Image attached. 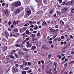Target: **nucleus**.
Returning a JSON list of instances; mask_svg holds the SVG:
<instances>
[{
  "label": "nucleus",
  "mask_w": 74,
  "mask_h": 74,
  "mask_svg": "<svg viewBox=\"0 0 74 74\" xmlns=\"http://www.w3.org/2000/svg\"><path fill=\"white\" fill-rule=\"evenodd\" d=\"M66 5H70V1H68V2L66 3Z\"/></svg>",
  "instance_id": "nucleus-23"
},
{
  "label": "nucleus",
  "mask_w": 74,
  "mask_h": 74,
  "mask_svg": "<svg viewBox=\"0 0 74 74\" xmlns=\"http://www.w3.org/2000/svg\"><path fill=\"white\" fill-rule=\"evenodd\" d=\"M70 3L71 5H73V4H74V1H71Z\"/></svg>",
  "instance_id": "nucleus-16"
},
{
  "label": "nucleus",
  "mask_w": 74,
  "mask_h": 74,
  "mask_svg": "<svg viewBox=\"0 0 74 74\" xmlns=\"http://www.w3.org/2000/svg\"><path fill=\"white\" fill-rule=\"evenodd\" d=\"M36 46L37 47H41V42H38L36 44Z\"/></svg>",
  "instance_id": "nucleus-4"
},
{
  "label": "nucleus",
  "mask_w": 74,
  "mask_h": 74,
  "mask_svg": "<svg viewBox=\"0 0 74 74\" xmlns=\"http://www.w3.org/2000/svg\"><path fill=\"white\" fill-rule=\"evenodd\" d=\"M22 74H26V71H23L22 72Z\"/></svg>",
  "instance_id": "nucleus-34"
},
{
  "label": "nucleus",
  "mask_w": 74,
  "mask_h": 74,
  "mask_svg": "<svg viewBox=\"0 0 74 74\" xmlns=\"http://www.w3.org/2000/svg\"><path fill=\"white\" fill-rule=\"evenodd\" d=\"M29 40V38H26V40H25V41H24V42H26V41H27V40Z\"/></svg>",
  "instance_id": "nucleus-36"
},
{
  "label": "nucleus",
  "mask_w": 74,
  "mask_h": 74,
  "mask_svg": "<svg viewBox=\"0 0 74 74\" xmlns=\"http://www.w3.org/2000/svg\"><path fill=\"white\" fill-rule=\"evenodd\" d=\"M31 36H32V37H36V36H35V35L33 34H32L31 35Z\"/></svg>",
  "instance_id": "nucleus-53"
},
{
  "label": "nucleus",
  "mask_w": 74,
  "mask_h": 74,
  "mask_svg": "<svg viewBox=\"0 0 74 74\" xmlns=\"http://www.w3.org/2000/svg\"><path fill=\"white\" fill-rule=\"evenodd\" d=\"M27 72L29 73H31V72H32V71H31V70L28 71Z\"/></svg>",
  "instance_id": "nucleus-62"
},
{
  "label": "nucleus",
  "mask_w": 74,
  "mask_h": 74,
  "mask_svg": "<svg viewBox=\"0 0 74 74\" xmlns=\"http://www.w3.org/2000/svg\"><path fill=\"white\" fill-rule=\"evenodd\" d=\"M13 5L15 7H18L21 5V3L20 1H18L14 3Z\"/></svg>",
  "instance_id": "nucleus-1"
},
{
  "label": "nucleus",
  "mask_w": 74,
  "mask_h": 74,
  "mask_svg": "<svg viewBox=\"0 0 74 74\" xmlns=\"http://www.w3.org/2000/svg\"><path fill=\"white\" fill-rule=\"evenodd\" d=\"M23 64L24 66H25V65H27V62H26L25 61H23Z\"/></svg>",
  "instance_id": "nucleus-18"
},
{
  "label": "nucleus",
  "mask_w": 74,
  "mask_h": 74,
  "mask_svg": "<svg viewBox=\"0 0 74 74\" xmlns=\"http://www.w3.org/2000/svg\"><path fill=\"white\" fill-rule=\"evenodd\" d=\"M57 15H60V13L59 12H57Z\"/></svg>",
  "instance_id": "nucleus-47"
},
{
  "label": "nucleus",
  "mask_w": 74,
  "mask_h": 74,
  "mask_svg": "<svg viewBox=\"0 0 74 74\" xmlns=\"http://www.w3.org/2000/svg\"><path fill=\"white\" fill-rule=\"evenodd\" d=\"M40 32H38L36 35L37 36H38V37H39V36H40Z\"/></svg>",
  "instance_id": "nucleus-46"
},
{
  "label": "nucleus",
  "mask_w": 74,
  "mask_h": 74,
  "mask_svg": "<svg viewBox=\"0 0 74 74\" xmlns=\"http://www.w3.org/2000/svg\"><path fill=\"white\" fill-rule=\"evenodd\" d=\"M32 46V45L30 44H29L27 45V47H29V48H30Z\"/></svg>",
  "instance_id": "nucleus-13"
},
{
  "label": "nucleus",
  "mask_w": 74,
  "mask_h": 74,
  "mask_svg": "<svg viewBox=\"0 0 74 74\" xmlns=\"http://www.w3.org/2000/svg\"><path fill=\"white\" fill-rule=\"evenodd\" d=\"M4 13L6 15H8V11H7V10H5Z\"/></svg>",
  "instance_id": "nucleus-10"
},
{
  "label": "nucleus",
  "mask_w": 74,
  "mask_h": 74,
  "mask_svg": "<svg viewBox=\"0 0 74 74\" xmlns=\"http://www.w3.org/2000/svg\"><path fill=\"white\" fill-rule=\"evenodd\" d=\"M70 44H68L65 47H66V48H69V47H70Z\"/></svg>",
  "instance_id": "nucleus-27"
},
{
  "label": "nucleus",
  "mask_w": 74,
  "mask_h": 74,
  "mask_svg": "<svg viewBox=\"0 0 74 74\" xmlns=\"http://www.w3.org/2000/svg\"><path fill=\"white\" fill-rule=\"evenodd\" d=\"M60 23L62 26H63V25H64V22H63V21H61Z\"/></svg>",
  "instance_id": "nucleus-26"
},
{
  "label": "nucleus",
  "mask_w": 74,
  "mask_h": 74,
  "mask_svg": "<svg viewBox=\"0 0 74 74\" xmlns=\"http://www.w3.org/2000/svg\"><path fill=\"white\" fill-rule=\"evenodd\" d=\"M58 41H60L61 40V39H60V37H59L58 38Z\"/></svg>",
  "instance_id": "nucleus-54"
},
{
  "label": "nucleus",
  "mask_w": 74,
  "mask_h": 74,
  "mask_svg": "<svg viewBox=\"0 0 74 74\" xmlns=\"http://www.w3.org/2000/svg\"><path fill=\"white\" fill-rule=\"evenodd\" d=\"M31 14V11L30 10H27V14L28 15H29Z\"/></svg>",
  "instance_id": "nucleus-11"
},
{
  "label": "nucleus",
  "mask_w": 74,
  "mask_h": 74,
  "mask_svg": "<svg viewBox=\"0 0 74 74\" xmlns=\"http://www.w3.org/2000/svg\"><path fill=\"white\" fill-rule=\"evenodd\" d=\"M28 64L29 66H31V63L29 62H28Z\"/></svg>",
  "instance_id": "nucleus-50"
},
{
  "label": "nucleus",
  "mask_w": 74,
  "mask_h": 74,
  "mask_svg": "<svg viewBox=\"0 0 74 74\" xmlns=\"http://www.w3.org/2000/svg\"><path fill=\"white\" fill-rule=\"evenodd\" d=\"M13 24L14 25H16V24L15 21H14L13 22Z\"/></svg>",
  "instance_id": "nucleus-61"
},
{
  "label": "nucleus",
  "mask_w": 74,
  "mask_h": 74,
  "mask_svg": "<svg viewBox=\"0 0 74 74\" xmlns=\"http://www.w3.org/2000/svg\"><path fill=\"white\" fill-rule=\"evenodd\" d=\"M67 49V48H66V47H65L63 48L62 49V50H64V49Z\"/></svg>",
  "instance_id": "nucleus-55"
},
{
  "label": "nucleus",
  "mask_w": 74,
  "mask_h": 74,
  "mask_svg": "<svg viewBox=\"0 0 74 74\" xmlns=\"http://www.w3.org/2000/svg\"><path fill=\"white\" fill-rule=\"evenodd\" d=\"M18 54H20V55H23V53L22 52L20 51L18 53Z\"/></svg>",
  "instance_id": "nucleus-35"
},
{
  "label": "nucleus",
  "mask_w": 74,
  "mask_h": 74,
  "mask_svg": "<svg viewBox=\"0 0 74 74\" xmlns=\"http://www.w3.org/2000/svg\"><path fill=\"white\" fill-rule=\"evenodd\" d=\"M41 62L42 63V64H43L44 63V61L43 60H42Z\"/></svg>",
  "instance_id": "nucleus-64"
},
{
  "label": "nucleus",
  "mask_w": 74,
  "mask_h": 74,
  "mask_svg": "<svg viewBox=\"0 0 74 74\" xmlns=\"http://www.w3.org/2000/svg\"><path fill=\"white\" fill-rule=\"evenodd\" d=\"M49 65L48 64V65H47V66L46 69L48 70V69H49Z\"/></svg>",
  "instance_id": "nucleus-32"
},
{
  "label": "nucleus",
  "mask_w": 74,
  "mask_h": 74,
  "mask_svg": "<svg viewBox=\"0 0 74 74\" xmlns=\"http://www.w3.org/2000/svg\"><path fill=\"white\" fill-rule=\"evenodd\" d=\"M37 39H33L32 40V42L34 43L35 42L37 41Z\"/></svg>",
  "instance_id": "nucleus-17"
},
{
  "label": "nucleus",
  "mask_w": 74,
  "mask_h": 74,
  "mask_svg": "<svg viewBox=\"0 0 74 74\" xmlns=\"http://www.w3.org/2000/svg\"><path fill=\"white\" fill-rule=\"evenodd\" d=\"M20 11H21V9L19 8H18L16 9V11H14V13L15 14H18Z\"/></svg>",
  "instance_id": "nucleus-2"
},
{
  "label": "nucleus",
  "mask_w": 74,
  "mask_h": 74,
  "mask_svg": "<svg viewBox=\"0 0 74 74\" xmlns=\"http://www.w3.org/2000/svg\"><path fill=\"white\" fill-rule=\"evenodd\" d=\"M29 55H28L27 54H26L25 56V58H27V60H28V59H29Z\"/></svg>",
  "instance_id": "nucleus-21"
},
{
  "label": "nucleus",
  "mask_w": 74,
  "mask_h": 74,
  "mask_svg": "<svg viewBox=\"0 0 74 74\" xmlns=\"http://www.w3.org/2000/svg\"><path fill=\"white\" fill-rule=\"evenodd\" d=\"M56 72H57V71H56V68H55L54 70V74H56Z\"/></svg>",
  "instance_id": "nucleus-30"
},
{
  "label": "nucleus",
  "mask_w": 74,
  "mask_h": 74,
  "mask_svg": "<svg viewBox=\"0 0 74 74\" xmlns=\"http://www.w3.org/2000/svg\"><path fill=\"white\" fill-rule=\"evenodd\" d=\"M3 51H5L6 49H7V47L5 46V47H3Z\"/></svg>",
  "instance_id": "nucleus-20"
},
{
  "label": "nucleus",
  "mask_w": 74,
  "mask_h": 74,
  "mask_svg": "<svg viewBox=\"0 0 74 74\" xmlns=\"http://www.w3.org/2000/svg\"><path fill=\"white\" fill-rule=\"evenodd\" d=\"M16 47H21V45H18V44H16L15 45Z\"/></svg>",
  "instance_id": "nucleus-29"
},
{
  "label": "nucleus",
  "mask_w": 74,
  "mask_h": 74,
  "mask_svg": "<svg viewBox=\"0 0 74 74\" xmlns=\"http://www.w3.org/2000/svg\"><path fill=\"white\" fill-rule=\"evenodd\" d=\"M58 26H59V25H57L55 26V27H56V28H58Z\"/></svg>",
  "instance_id": "nucleus-58"
},
{
  "label": "nucleus",
  "mask_w": 74,
  "mask_h": 74,
  "mask_svg": "<svg viewBox=\"0 0 74 74\" xmlns=\"http://www.w3.org/2000/svg\"><path fill=\"white\" fill-rule=\"evenodd\" d=\"M12 71L13 73H15L16 71V70L15 67H14L12 69Z\"/></svg>",
  "instance_id": "nucleus-8"
},
{
  "label": "nucleus",
  "mask_w": 74,
  "mask_h": 74,
  "mask_svg": "<svg viewBox=\"0 0 74 74\" xmlns=\"http://www.w3.org/2000/svg\"><path fill=\"white\" fill-rule=\"evenodd\" d=\"M62 52V53H64V52H66V51L65 50H62L61 51Z\"/></svg>",
  "instance_id": "nucleus-56"
},
{
  "label": "nucleus",
  "mask_w": 74,
  "mask_h": 74,
  "mask_svg": "<svg viewBox=\"0 0 74 74\" xmlns=\"http://www.w3.org/2000/svg\"><path fill=\"white\" fill-rule=\"evenodd\" d=\"M36 49V46H33L31 48V49Z\"/></svg>",
  "instance_id": "nucleus-22"
},
{
  "label": "nucleus",
  "mask_w": 74,
  "mask_h": 74,
  "mask_svg": "<svg viewBox=\"0 0 74 74\" xmlns=\"http://www.w3.org/2000/svg\"><path fill=\"white\" fill-rule=\"evenodd\" d=\"M48 42H49V44H51L52 43V42L50 40L49 41H48Z\"/></svg>",
  "instance_id": "nucleus-52"
},
{
  "label": "nucleus",
  "mask_w": 74,
  "mask_h": 74,
  "mask_svg": "<svg viewBox=\"0 0 74 74\" xmlns=\"http://www.w3.org/2000/svg\"><path fill=\"white\" fill-rule=\"evenodd\" d=\"M74 62V61H72L71 62H70L69 63V64H71L72 63H73Z\"/></svg>",
  "instance_id": "nucleus-45"
},
{
  "label": "nucleus",
  "mask_w": 74,
  "mask_h": 74,
  "mask_svg": "<svg viewBox=\"0 0 74 74\" xmlns=\"http://www.w3.org/2000/svg\"><path fill=\"white\" fill-rule=\"evenodd\" d=\"M34 28V30H37L38 29V26H37V25H36V26H35Z\"/></svg>",
  "instance_id": "nucleus-19"
},
{
  "label": "nucleus",
  "mask_w": 74,
  "mask_h": 74,
  "mask_svg": "<svg viewBox=\"0 0 74 74\" xmlns=\"http://www.w3.org/2000/svg\"><path fill=\"white\" fill-rule=\"evenodd\" d=\"M15 56L16 58H18V54H15Z\"/></svg>",
  "instance_id": "nucleus-37"
},
{
  "label": "nucleus",
  "mask_w": 74,
  "mask_h": 74,
  "mask_svg": "<svg viewBox=\"0 0 74 74\" xmlns=\"http://www.w3.org/2000/svg\"><path fill=\"white\" fill-rule=\"evenodd\" d=\"M48 58H51V54H49L48 56Z\"/></svg>",
  "instance_id": "nucleus-38"
},
{
  "label": "nucleus",
  "mask_w": 74,
  "mask_h": 74,
  "mask_svg": "<svg viewBox=\"0 0 74 74\" xmlns=\"http://www.w3.org/2000/svg\"><path fill=\"white\" fill-rule=\"evenodd\" d=\"M54 66H55V68H56V67H58V64H57V63H55L54 64Z\"/></svg>",
  "instance_id": "nucleus-31"
},
{
  "label": "nucleus",
  "mask_w": 74,
  "mask_h": 74,
  "mask_svg": "<svg viewBox=\"0 0 74 74\" xmlns=\"http://www.w3.org/2000/svg\"><path fill=\"white\" fill-rule=\"evenodd\" d=\"M26 33L27 34H28V35H30V34H31V32H29V31L28 30H27L26 31Z\"/></svg>",
  "instance_id": "nucleus-7"
},
{
  "label": "nucleus",
  "mask_w": 74,
  "mask_h": 74,
  "mask_svg": "<svg viewBox=\"0 0 74 74\" xmlns=\"http://www.w3.org/2000/svg\"><path fill=\"white\" fill-rule=\"evenodd\" d=\"M15 51H16L15 50H13V51H12L11 52V53H15Z\"/></svg>",
  "instance_id": "nucleus-40"
},
{
  "label": "nucleus",
  "mask_w": 74,
  "mask_h": 74,
  "mask_svg": "<svg viewBox=\"0 0 74 74\" xmlns=\"http://www.w3.org/2000/svg\"><path fill=\"white\" fill-rule=\"evenodd\" d=\"M37 24L38 25H40V24H41V22H40V21H38L37 23Z\"/></svg>",
  "instance_id": "nucleus-44"
},
{
  "label": "nucleus",
  "mask_w": 74,
  "mask_h": 74,
  "mask_svg": "<svg viewBox=\"0 0 74 74\" xmlns=\"http://www.w3.org/2000/svg\"><path fill=\"white\" fill-rule=\"evenodd\" d=\"M22 49L23 51H29V49H26V48H23Z\"/></svg>",
  "instance_id": "nucleus-12"
},
{
  "label": "nucleus",
  "mask_w": 74,
  "mask_h": 74,
  "mask_svg": "<svg viewBox=\"0 0 74 74\" xmlns=\"http://www.w3.org/2000/svg\"><path fill=\"white\" fill-rule=\"evenodd\" d=\"M8 56V57H10V58H12V59H14V58H15L14 56H11L10 55H9Z\"/></svg>",
  "instance_id": "nucleus-25"
},
{
  "label": "nucleus",
  "mask_w": 74,
  "mask_h": 74,
  "mask_svg": "<svg viewBox=\"0 0 74 74\" xmlns=\"http://www.w3.org/2000/svg\"><path fill=\"white\" fill-rule=\"evenodd\" d=\"M23 65H21L20 66V67L21 69H22V68H23Z\"/></svg>",
  "instance_id": "nucleus-49"
},
{
  "label": "nucleus",
  "mask_w": 74,
  "mask_h": 74,
  "mask_svg": "<svg viewBox=\"0 0 74 74\" xmlns=\"http://www.w3.org/2000/svg\"><path fill=\"white\" fill-rule=\"evenodd\" d=\"M8 30L10 32H11V29L10 28H8Z\"/></svg>",
  "instance_id": "nucleus-59"
},
{
  "label": "nucleus",
  "mask_w": 74,
  "mask_h": 74,
  "mask_svg": "<svg viewBox=\"0 0 74 74\" xmlns=\"http://www.w3.org/2000/svg\"><path fill=\"white\" fill-rule=\"evenodd\" d=\"M33 33H37V31H34L33 32Z\"/></svg>",
  "instance_id": "nucleus-60"
},
{
  "label": "nucleus",
  "mask_w": 74,
  "mask_h": 74,
  "mask_svg": "<svg viewBox=\"0 0 74 74\" xmlns=\"http://www.w3.org/2000/svg\"><path fill=\"white\" fill-rule=\"evenodd\" d=\"M29 23H30V25H34V24H35L36 23V21H29Z\"/></svg>",
  "instance_id": "nucleus-3"
},
{
  "label": "nucleus",
  "mask_w": 74,
  "mask_h": 74,
  "mask_svg": "<svg viewBox=\"0 0 74 74\" xmlns=\"http://www.w3.org/2000/svg\"><path fill=\"white\" fill-rule=\"evenodd\" d=\"M51 69H49V70H47L46 71V72L47 73H49L50 74H52V73H51Z\"/></svg>",
  "instance_id": "nucleus-6"
},
{
  "label": "nucleus",
  "mask_w": 74,
  "mask_h": 74,
  "mask_svg": "<svg viewBox=\"0 0 74 74\" xmlns=\"http://www.w3.org/2000/svg\"><path fill=\"white\" fill-rule=\"evenodd\" d=\"M65 57H64L62 58L61 59V60H64L65 59Z\"/></svg>",
  "instance_id": "nucleus-48"
},
{
  "label": "nucleus",
  "mask_w": 74,
  "mask_h": 74,
  "mask_svg": "<svg viewBox=\"0 0 74 74\" xmlns=\"http://www.w3.org/2000/svg\"><path fill=\"white\" fill-rule=\"evenodd\" d=\"M50 31L51 32H54L55 30L52 28H51L50 29Z\"/></svg>",
  "instance_id": "nucleus-28"
},
{
  "label": "nucleus",
  "mask_w": 74,
  "mask_h": 74,
  "mask_svg": "<svg viewBox=\"0 0 74 74\" xmlns=\"http://www.w3.org/2000/svg\"><path fill=\"white\" fill-rule=\"evenodd\" d=\"M58 59H60L61 58V56L60 55H58L57 56V58H58Z\"/></svg>",
  "instance_id": "nucleus-24"
},
{
  "label": "nucleus",
  "mask_w": 74,
  "mask_h": 74,
  "mask_svg": "<svg viewBox=\"0 0 74 74\" xmlns=\"http://www.w3.org/2000/svg\"><path fill=\"white\" fill-rule=\"evenodd\" d=\"M71 12H73V11H74V8H71Z\"/></svg>",
  "instance_id": "nucleus-39"
},
{
  "label": "nucleus",
  "mask_w": 74,
  "mask_h": 74,
  "mask_svg": "<svg viewBox=\"0 0 74 74\" xmlns=\"http://www.w3.org/2000/svg\"><path fill=\"white\" fill-rule=\"evenodd\" d=\"M59 0V2L60 3H62V0Z\"/></svg>",
  "instance_id": "nucleus-57"
},
{
  "label": "nucleus",
  "mask_w": 74,
  "mask_h": 74,
  "mask_svg": "<svg viewBox=\"0 0 74 74\" xmlns=\"http://www.w3.org/2000/svg\"><path fill=\"white\" fill-rule=\"evenodd\" d=\"M16 37H17V36H19L20 34L18 33H16Z\"/></svg>",
  "instance_id": "nucleus-42"
},
{
  "label": "nucleus",
  "mask_w": 74,
  "mask_h": 74,
  "mask_svg": "<svg viewBox=\"0 0 74 74\" xmlns=\"http://www.w3.org/2000/svg\"><path fill=\"white\" fill-rule=\"evenodd\" d=\"M64 38H65V37H64V36H61V39H64Z\"/></svg>",
  "instance_id": "nucleus-41"
},
{
  "label": "nucleus",
  "mask_w": 74,
  "mask_h": 74,
  "mask_svg": "<svg viewBox=\"0 0 74 74\" xmlns=\"http://www.w3.org/2000/svg\"><path fill=\"white\" fill-rule=\"evenodd\" d=\"M53 12V10H51L50 11V12H49V14H52V13Z\"/></svg>",
  "instance_id": "nucleus-33"
},
{
  "label": "nucleus",
  "mask_w": 74,
  "mask_h": 74,
  "mask_svg": "<svg viewBox=\"0 0 74 74\" xmlns=\"http://www.w3.org/2000/svg\"><path fill=\"white\" fill-rule=\"evenodd\" d=\"M29 25V23H27V24H25L24 25V26H28Z\"/></svg>",
  "instance_id": "nucleus-43"
},
{
  "label": "nucleus",
  "mask_w": 74,
  "mask_h": 74,
  "mask_svg": "<svg viewBox=\"0 0 74 74\" xmlns=\"http://www.w3.org/2000/svg\"><path fill=\"white\" fill-rule=\"evenodd\" d=\"M69 37L70 38H72V39H73V36H72V35H70V36H69Z\"/></svg>",
  "instance_id": "nucleus-51"
},
{
  "label": "nucleus",
  "mask_w": 74,
  "mask_h": 74,
  "mask_svg": "<svg viewBox=\"0 0 74 74\" xmlns=\"http://www.w3.org/2000/svg\"><path fill=\"white\" fill-rule=\"evenodd\" d=\"M26 28L25 27H24V28L20 29V31L21 32H24V31H25V30H26Z\"/></svg>",
  "instance_id": "nucleus-9"
},
{
  "label": "nucleus",
  "mask_w": 74,
  "mask_h": 74,
  "mask_svg": "<svg viewBox=\"0 0 74 74\" xmlns=\"http://www.w3.org/2000/svg\"><path fill=\"white\" fill-rule=\"evenodd\" d=\"M43 48L44 49H45L46 50H48V49H49L48 47H47L45 45L43 46Z\"/></svg>",
  "instance_id": "nucleus-5"
},
{
  "label": "nucleus",
  "mask_w": 74,
  "mask_h": 74,
  "mask_svg": "<svg viewBox=\"0 0 74 74\" xmlns=\"http://www.w3.org/2000/svg\"><path fill=\"white\" fill-rule=\"evenodd\" d=\"M29 30H30V31H33V29L32 28H30L29 29Z\"/></svg>",
  "instance_id": "nucleus-63"
},
{
  "label": "nucleus",
  "mask_w": 74,
  "mask_h": 74,
  "mask_svg": "<svg viewBox=\"0 0 74 74\" xmlns=\"http://www.w3.org/2000/svg\"><path fill=\"white\" fill-rule=\"evenodd\" d=\"M5 34L6 35V36L7 37H8L9 36V34L8 33V32L7 31L5 32Z\"/></svg>",
  "instance_id": "nucleus-14"
},
{
  "label": "nucleus",
  "mask_w": 74,
  "mask_h": 74,
  "mask_svg": "<svg viewBox=\"0 0 74 74\" xmlns=\"http://www.w3.org/2000/svg\"><path fill=\"white\" fill-rule=\"evenodd\" d=\"M42 25H45V26H47V23L45 21H44L42 23Z\"/></svg>",
  "instance_id": "nucleus-15"
}]
</instances>
